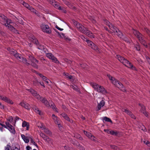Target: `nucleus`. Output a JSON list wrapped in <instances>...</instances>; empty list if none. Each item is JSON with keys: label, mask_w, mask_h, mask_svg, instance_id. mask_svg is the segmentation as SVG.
Masks as SVG:
<instances>
[{"label": "nucleus", "mask_w": 150, "mask_h": 150, "mask_svg": "<svg viewBox=\"0 0 150 150\" xmlns=\"http://www.w3.org/2000/svg\"><path fill=\"white\" fill-rule=\"evenodd\" d=\"M9 130L10 132L13 134H15L16 133V131L14 129V127L12 126H8L7 127V128H6Z\"/></svg>", "instance_id": "nucleus-24"}, {"label": "nucleus", "mask_w": 150, "mask_h": 150, "mask_svg": "<svg viewBox=\"0 0 150 150\" xmlns=\"http://www.w3.org/2000/svg\"><path fill=\"white\" fill-rule=\"evenodd\" d=\"M22 3L24 6H25V7L28 9H29L30 7L31 6H30L28 3L23 1H22Z\"/></svg>", "instance_id": "nucleus-31"}, {"label": "nucleus", "mask_w": 150, "mask_h": 150, "mask_svg": "<svg viewBox=\"0 0 150 150\" xmlns=\"http://www.w3.org/2000/svg\"><path fill=\"white\" fill-rule=\"evenodd\" d=\"M91 139L93 141H95V137L93 135H91V137L89 138Z\"/></svg>", "instance_id": "nucleus-57"}, {"label": "nucleus", "mask_w": 150, "mask_h": 150, "mask_svg": "<svg viewBox=\"0 0 150 150\" xmlns=\"http://www.w3.org/2000/svg\"><path fill=\"white\" fill-rule=\"evenodd\" d=\"M133 33L134 35L138 40L139 42L143 45L145 47H147V44L144 39L143 35L141 33L138 31L133 29Z\"/></svg>", "instance_id": "nucleus-6"}, {"label": "nucleus", "mask_w": 150, "mask_h": 150, "mask_svg": "<svg viewBox=\"0 0 150 150\" xmlns=\"http://www.w3.org/2000/svg\"><path fill=\"white\" fill-rule=\"evenodd\" d=\"M5 123L6 124L5 126L6 127H4L5 128H7V127H8V126H10L11 125H11L9 124L8 122H6Z\"/></svg>", "instance_id": "nucleus-45"}, {"label": "nucleus", "mask_w": 150, "mask_h": 150, "mask_svg": "<svg viewBox=\"0 0 150 150\" xmlns=\"http://www.w3.org/2000/svg\"><path fill=\"white\" fill-rule=\"evenodd\" d=\"M33 85L35 86H39L40 82L38 81V80L37 79H35V80L33 81Z\"/></svg>", "instance_id": "nucleus-28"}, {"label": "nucleus", "mask_w": 150, "mask_h": 150, "mask_svg": "<svg viewBox=\"0 0 150 150\" xmlns=\"http://www.w3.org/2000/svg\"><path fill=\"white\" fill-rule=\"evenodd\" d=\"M44 81H45L47 79L46 77L45 76H44L42 78Z\"/></svg>", "instance_id": "nucleus-61"}, {"label": "nucleus", "mask_w": 150, "mask_h": 150, "mask_svg": "<svg viewBox=\"0 0 150 150\" xmlns=\"http://www.w3.org/2000/svg\"><path fill=\"white\" fill-rule=\"evenodd\" d=\"M61 115L64 117L66 120L69 122H71V120L68 116L67 114L65 113H62L61 114Z\"/></svg>", "instance_id": "nucleus-26"}, {"label": "nucleus", "mask_w": 150, "mask_h": 150, "mask_svg": "<svg viewBox=\"0 0 150 150\" xmlns=\"http://www.w3.org/2000/svg\"><path fill=\"white\" fill-rule=\"evenodd\" d=\"M31 142L35 146H36L37 147H38V145L37 144L34 142L33 139L31 138L30 140Z\"/></svg>", "instance_id": "nucleus-42"}, {"label": "nucleus", "mask_w": 150, "mask_h": 150, "mask_svg": "<svg viewBox=\"0 0 150 150\" xmlns=\"http://www.w3.org/2000/svg\"><path fill=\"white\" fill-rule=\"evenodd\" d=\"M26 150H31L32 148L30 147L29 146H26Z\"/></svg>", "instance_id": "nucleus-59"}, {"label": "nucleus", "mask_w": 150, "mask_h": 150, "mask_svg": "<svg viewBox=\"0 0 150 150\" xmlns=\"http://www.w3.org/2000/svg\"><path fill=\"white\" fill-rule=\"evenodd\" d=\"M80 38L85 41L87 42L88 45L91 47L92 49L95 50H98V47L97 45H95L92 42L88 40L87 38L83 35L80 36Z\"/></svg>", "instance_id": "nucleus-10"}, {"label": "nucleus", "mask_w": 150, "mask_h": 150, "mask_svg": "<svg viewBox=\"0 0 150 150\" xmlns=\"http://www.w3.org/2000/svg\"><path fill=\"white\" fill-rule=\"evenodd\" d=\"M56 28L58 29V30H60V31H62L63 30V29L62 28H59V27H58L57 25H56Z\"/></svg>", "instance_id": "nucleus-58"}, {"label": "nucleus", "mask_w": 150, "mask_h": 150, "mask_svg": "<svg viewBox=\"0 0 150 150\" xmlns=\"http://www.w3.org/2000/svg\"><path fill=\"white\" fill-rule=\"evenodd\" d=\"M64 3L67 6H69L71 5V3L69 2L65 1H64Z\"/></svg>", "instance_id": "nucleus-46"}, {"label": "nucleus", "mask_w": 150, "mask_h": 150, "mask_svg": "<svg viewBox=\"0 0 150 150\" xmlns=\"http://www.w3.org/2000/svg\"><path fill=\"white\" fill-rule=\"evenodd\" d=\"M28 90L32 95L37 99L39 98V97H40V95L38 94L35 90L32 89H28Z\"/></svg>", "instance_id": "nucleus-19"}, {"label": "nucleus", "mask_w": 150, "mask_h": 150, "mask_svg": "<svg viewBox=\"0 0 150 150\" xmlns=\"http://www.w3.org/2000/svg\"><path fill=\"white\" fill-rule=\"evenodd\" d=\"M30 125L29 123L25 121H24L22 123V127H26V130H28L29 129Z\"/></svg>", "instance_id": "nucleus-25"}, {"label": "nucleus", "mask_w": 150, "mask_h": 150, "mask_svg": "<svg viewBox=\"0 0 150 150\" xmlns=\"http://www.w3.org/2000/svg\"><path fill=\"white\" fill-rule=\"evenodd\" d=\"M71 88H73L74 90H76L77 91L78 90V88L77 86L75 87L74 86H71Z\"/></svg>", "instance_id": "nucleus-53"}, {"label": "nucleus", "mask_w": 150, "mask_h": 150, "mask_svg": "<svg viewBox=\"0 0 150 150\" xmlns=\"http://www.w3.org/2000/svg\"><path fill=\"white\" fill-rule=\"evenodd\" d=\"M38 99L41 102L43 103L47 107H49L50 106V104L49 103L47 99L42 96H40V97H39V98Z\"/></svg>", "instance_id": "nucleus-15"}, {"label": "nucleus", "mask_w": 150, "mask_h": 150, "mask_svg": "<svg viewBox=\"0 0 150 150\" xmlns=\"http://www.w3.org/2000/svg\"><path fill=\"white\" fill-rule=\"evenodd\" d=\"M7 120L9 122L11 123L13 121V118L11 116L9 117L8 118Z\"/></svg>", "instance_id": "nucleus-41"}, {"label": "nucleus", "mask_w": 150, "mask_h": 150, "mask_svg": "<svg viewBox=\"0 0 150 150\" xmlns=\"http://www.w3.org/2000/svg\"><path fill=\"white\" fill-rule=\"evenodd\" d=\"M47 1L56 8L60 10L62 9L61 7L59 6V4L54 0H47Z\"/></svg>", "instance_id": "nucleus-14"}, {"label": "nucleus", "mask_w": 150, "mask_h": 150, "mask_svg": "<svg viewBox=\"0 0 150 150\" xmlns=\"http://www.w3.org/2000/svg\"><path fill=\"white\" fill-rule=\"evenodd\" d=\"M84 133L85 135H86L88 138H90L91 136L92 135L91 133L88 132L84 130Z\"/></svg>", "instance_id": "nucleus-32"}, {"label": "nucleus", "mask_w": 150, "mask_h": 150, "mask_svg": "<svg viewBox=\"0 0 150 150\" xmlns=\"http://www.w3.org/2000/svg\"><path fill=\"white\" fill-rule=\"evenodd\" d=\"M21 137L23 140V139H24L26 137L24 134H22L21 135Z\"/></svg>", "instance_id": "nucleus-63"}, {"label": "nucleus", "mask_w": 150, "mask_h": 150, "mask_svg": "<svg viewBox=\"0 0 150 150\" xmlns=\"http://www.w3.org/2000/svg\"><path fill=\"white\" fill-rule=\"evenodd\" d=\"M32 12L34 13L35 9L32 6H31L28 9Z\"/></svg>", "instance_id": "nucleus-47"}, {"label": "nucleus", "mask_w": 150, "mask_h": 150, "mask_svg": "<svg viewBox=\"0 0 150 150\" xmlns=\"http://www.w3.org/2000/svg\"><path fill=\"white\" fill-rule=\"evenodd\" d=\"M19 105L28 110H29L30 108L29 105L26 102H21L19 103Z\"/></svg>", "instance_id": "nucleus-20"}, {"label": "nucleus", "mask_w": 150, "mask_h": 150, "mask_svg": "<svg viewBox=\"0 0 150 150\" xmlns=\"http://www.w3.org/2000/svg\"><path fill=\"white\" fill-rule=\"evenodd\" d=\"M104 28L106 30L108 31L109 33H113V31L109 30H108V28L107 27H104Z\"/></svg>", "instance_id": "nucleus-52"}, {"label": "nucleus", "mask_w": 150, "mask_h": 150, "mask_svg": "<svg viewBox=\"0 0 150 150\" xmlns=\"http://www.w3.org/2000/svg\"><path fill=\"white\" fill-rule=\"evenodd\" d=\"M19 119H20V118L18 117V116L16 117L15 118V120H14V126L15 125V124H16V121L19 120Z\"/></svg>", "instance_id": "nucleus-48"}, {"label": "nucleus", "mask_w": 150, "mask_h": 150, "mask_svg": "<svg viewBox=\"0 0 150 150\" xmlns=\"http://www.w3.org/2000/svg\"><path fill=\"white\" fill-rule=\"evenodd\" d=\"M0 99L8 103L11 104H12L13 103V102L11 100L6 96L0 95Z\"/></svg>", "instance_id": "nucleus-17"}, {"label": "nucleus", "mask_w": 150, "mask_h": 150, "mask_svg": "<svg viewBox=\"0 0 150 150\" xmlns=\"http://www.w3.org/2000/svg\"><path fill=\"white\" fill-rule=\"evenodd\" d=\"M0 22L2 24L6 25V24L8 23H12L13 22L10 19L8 18L4 15L0 14Z\"/></svg>", "instance_id": "nucleus-9"}, {"label": "nucleus", "mask_w": 150, "mask_h": 150, "mask_svg": "<svg viewBox=\"0 0 150 150\" xmlns=\"http://www.w3.org/2000/svg\"><path fill=\"white\" fill-rule=\"evenodd\" d=\"M11 147L10 143H8L6 146L5 147L4 149L5 150H10Z\"/></svg>", "instance_id": "nucleus-35"}, {"label": "nucleus", "mask_w": 150, "mask_h": 150, "mask_svg": "<svg viewBox=\"0 0 150 150\" xmlns=\"http://www.w3.org/2000/svg\"><path fill=\"white\" fill-rule=\"evenodd\" d=\"M44 132L49 136H51L52 135V133L50 130L47 128H46L44 130Z\"/></svg>", "instance_id": "nucleus-27"}, {"label": "nucleus", "mask_w": 150, "mask_h": 150, "mask_svg": "<svg viewBox=\"0 0 150 150\" xmlns=\"http://www.w3.org/2000/svg\"><path fill=\"white\" fill-rule=\"evenodd\" d=\"M130 116L132 119H135V118H136V117H135V116L133 114V113L132 114V115Z\"/></svg>", "instance_id": "nucleus-62"}, {"label": "nucleus", "mask_w": 150, "mask_h": 150, "mask_svg": "<svg viewBox=\"0 0 150 150\" xmlns=\"http://www.w3.org/2000/svg\"><path fill=\"white\" fill-rule=\"evenodd\" d=\"M29 60L31 62V65L35 68H38V66L36 64V63H38V61L34 57L31 56H29Z\"/></svg>", "instance_id": "nucleus-12"}, {"label": "nucleus", "mask_w": 150, "mask_h": 150, "mask_svg": "<svg viewBox=\"0 0 150 150\" xmlns=\"http://www.w3.org/2000/svg\"><path fill=\"white\" fill-rule=\"evenodd\" d=\"M7 50L9 51L11 54L13 55L17 59L20 61L23 62L27 66H28L30 64V63L28 62L26 58L23 57L21 54L18 53L16 50L11 49L10 47L8 48Z\"/></svg>", "instance_id": "nucleus-2"}, {"label": "nucleus", "mask_w": 150, "mask_h": 150, "mask_svg": "<svg viewBox=\"0 0 150 150\" xmlns=\"http://www.w3.org/2000/svg\"><path fill=\"white\" fill-rule=\"evenodd\" d=\"M107 76L111 81V83L118 88L123 92H126V90L123 85L115 78L111 76L110 74H108Z\"/></svg>", "instance_id": "nucleus-4"}, {"label": "nucleus", "mask_w": 150, "mask_h": 150, "mask_svg": "<svg viewBox=\"0 0 150 150\" xmlns=\"http://www.w3.org/2000/svg\"><path fill=\"white\" fill-rule=\"evenodd\" d=\"M116 58L126 67L133 70H136V67L134 66L131 63L122 56L119 55H117Z\"/></svg>", "instance_id": "nucleus-5"}, {"label": "nucleus", "mask_w": 150, "mask_h": 150, "mask_svg": "<svg viewBox=\"0 0 150 150\" xmlns=\"http://www.w3.org/2000/svg\"><path fill=\"white\" fill-rule=\"evenodd\" d=\"M74 25L76 28L79 31L86 35L88 37L93 38H94L93 34L89 31L87 28H86L81 24L74 20L73 21Z\"/></svg>", "instance_id": "nucleus-1"}, {"label": "nucleus", "mask_w": 150, "mask_h": 150, "mask_svg": "<svg viewBox=\"0 0 150 150\" xmlns=\"http://www.w3.org/2000/svg\"><path fill=\"white\" fill-rule=\"evenodd\" d=\"M40 136L42 137L43 139L47 142H49L50 141V139L48 136H47L45 134L43 133H41L40 134Z\"/></svg>", "instance_id": "nucleus-22"}, {"label": "nucleus", "mask_w": 150, "mask_h": 150, "mask_svg": "<svg viewBox=\"0 0 150 150\" xmlns=\"http://www.w3.org/2000/svg\"><path fill=\"white\" fill-rule=\"evenodd\" d=\"M110 147L112 149L116 150L117 149V147L115 145L111 144L109 145Z\"/></svg>", "instance_id": "nucleus-40"}, {"label": "nucleus", "mask_w": 150, "mask_h": 150, "mask_svg": "<svg viewBox=\"0 0 150 150\" xmlns=\"http://www.w3.org/2000/svg\"><path fill=\"white\" fill-rule=\"evenodd\" d=\"M49 107L53 109H55L56 106L54 104H51V105H50V106H49Z\"/></svg>", "instance_id": "nucleus-50"}, {"label": "nucleus", "mask_w": 150, "mask_h": 150, "mask_svg": "<svg viewBox=\"0 0 150 150\" xmlns=\"http://www.w3.org/2000/svg\"><path fill=\"white\" fill-rule=\"evenodd\" d=\"M139 105L141 107V108L140 109L139 111L140 112L142 113L145 116L147 117L148 115V114L147 112L146 111L145 107L144 105L140 103L139 104Z\"/></svg>", "instance_id": "nucleus-18"}, {"label": "nucleus", "mask_w": 150, "mask_h": 150, "mask_svg": "<svg viewBox=\"0 0 150 150\" xmlns=\"http://www.w3.org/2000/svg\"><path fill=\"white\" fill-rule=\"evenodd\" d=\"M103 120L107 122H109L110 123H112V121L111 120L106 117H105L103 118Z\"/></svg>", "instance_id": "nucleus-33"}, {"label": "nucleus", "mask_w": 150, "mask_h": 150, "mask_svg": "<svg viewBox=\"0 0 150 150\" xmlns=\"http://www.w3.org/2000/svg\"><path fill=\"white\" fill-rule=\"evenodd\" d=\"M122 111L123 112H125L126 113L127 115L130 116L132 114V112L130 111L129 110L124 108H123L122 109Z\"/></svg>", "instance_id": "nucleus-29"}, {"label": "nucleus", "mask_w": 150, "mask_h": 150, "mask_svg": "<svg viewBox=\"0 0 150 150\" xmlns=\"http://www.w3.org/2000/svg\"><path fill=\"white\" fill-rule=\"evenodd\" d=\"M146 59H147V61H148V63L150 65V58L147 57H146Z\"/></svg>", "instance_id": "nucleus-64"}, {"label": "nucleus", "mask_w": 150, "mask_h": 150, "mask_svg": "<svg viewBox=\"0 0 150 150\" xmlns=\"http://www.w3.org/2000/svg\"><path fill=\"white\" fill-rule=\"evenodd\" d=\"M110 134L115 136H117L118 134V132H115L113 131H111V132H110Z\"/></svg>", "instance_id": "nucleus-37"}, {"label": "nucleus", "mask_w": 150, "mask_h": 150, "mask_svg": "<svg viewBox=\"0 0 150 150\" xmlns=\"http://www.w3.org/2000/svg\"><path fill=\"white\" fill-rule=\"evenodd\" d=\"M134 46L135 48L137 50L139 51L140 50V45L138 42H137V44L134 45Z\"/></svg>", "instance_id": "nucleus-30"}, {"label": "nucleus", "mask_w": 150, "mask_h": 150, "mask_svg": "<svg viewBox=\"0 0 150 150\" xmlns=\"http://www.w3.org/2000/svg\"><path fill=\"white\" fill-rule=\"evenodd\" d=\"M64 148L66 150H70V148L68 146H65Z\"/></svg>", "instance_id": "nucleus-55"}, {"label": "nucleus", "mask_w": 150, "mask_h": 150, "mask_svg": "<svg viewBox=\"0 0 150 150\" xmlns=\"http://www.w3.org/2000/svg\"><path fill=\"white\" fill-rule=\"evenodd\" d=\"M11 150H20V148H18L15 146H13L11 148Z\"/></svg>", "instance_id": "nucleus-38"}, {"label": "nucleus", "mask_w": 150, "mask_h": 150, "mask_svg": "<svg viewBox=\"0 0 150 150\" xmlns=\"http://www.w3.org/2000/svg\"><path fill=\"white\" fill-rule=\"evenodd\" d=\"M30 40L35 44L37 48L42 51L45 52L47 51V49L46 47L40 43L37 39L34 36H33L30 39Z\"/></svg>", "instance_id": "nucleus-7"}, {"label": "nucleus", "mask_w": 150, "mask_h": 150, "mask_svg": "<svg viewBox=\"0 0 150 150\" xmlns=\"http://www.w3.org/2000/svg\"><path fill=\"white\" fill-rule=\"evenodd\" d=\"M105 104V102L103 100H102L100 102V103H98L97 105V111H99L100 110L101 107L103 106Z\"/></svg>", "instance_id": "nucleus-23"}, {"label": "nucleus", "mask_w": 150, "mask_h": 150, "mask_svg": "<svg viewBox=\"0 0 150 150\" xmlns=\"http://www.w3.org/2000/svg\"><path fill=\"white\" fill-rule=\"evenodd\" d=\"M104 131L105 132H107V133H108V134H110V133H109V132H111V131H109V130L108 129H105L104 130Z\"/></svg>", "instance_id": "nucleus-60"}, {"label": "nucleus", "mask_w": 150, "mask_h": 150, "mask_svg": "<svg viewBox=\"0 0 150 150\" xmlns=\"http://www.w3.org/2000/svg\"><path fill=\"white\" fill-rule=\"evenodd\" d=\"M64 74L67 78H69L70 79H72V78L71 75H70L69 74L67 73H64Z\"/></svg>", "instance_id": "nucleus-34"}, {"label": "nucleus", "mask_w": 150, "mask_h": 150, "mask_svg": "<svg viewBox=\"0 0 150 150\" xmlns=\"http://www.w3.org/2000/svg\"><path fill=\"white\" fill-rule=\"evenodd\" d=\"M52 118L54 122L55 123L58 125L59 127L61 126V120L57 116H56L54 114L52 115Z\"/></svg>", "instance_id": "nucleus-16"}, {"label": "nucleus", "mask_w": 150, "mask_h": 150, "mask_svg": "<svg viewBox=\"0 0 150 150\" xmlns=\"http://www.w3.org/2000/svg\"><path fill=\"white\" fill-rule=\"evenodd\" d=\"M46 56L47 57L52 60V61L56 63H59V61L54 55L51 53H46Z\"/></svg>", "instance_id": "nucleus-13"}, {"label": "nucleus", "mask_w": 150, "mask_h": 150, "mask_svg": "<svg viewBox=\"0 0 150 150\" xmlns=\"http://www.w3.org/2000/svg\"><path fill=\"white\" fill-rule=\"evenodd\" d=\"M123 40L127 42H129V39L127 37H124L123 38Z\"/></svg>", "instance_id": "nucleus-44"}, {"label": "nucleus", "mask_w": 150, "mask_h": 150, "mask_svg": "<svg viewBox=\"0 0 150 150\" xmlns=\"http://www.w3.org/2000/svg\"><path fill=\"white\" fill-rule=\"evenodd\" d=\"M144 31L146 32L148 35L150 36V31L147 28H144Z\"/></svg>", "instance_id": "nucleus-43"}, {"label": "nucleus", "mask_w": 150, "mask_h": 150, "mask_svg": "<svg viewBox=\"0 0 150 150\" xmlns=\"http://www.w3.org/2000/svg\"><path fill=\"white\" fill-rule=\"evenodd\" d=\"M33 110L37 113L39 114L40 115H42L41 111L39 110L38 108H35Z\"/></svg>", "instance_id": "nucleus-36"}, {"label": "nucleus", "mask_w": 150, "mask_h": 150, "mask_svg": "<svg viewBox=\"0 0 150 150\" xmlns=\"http://www.w3.org/2000/svg\"><path fill=\"white\" fill-rule=\"evenodd\" d=\"M41 28L43 32L47 34H50L52 33L51 29L48 25L42 24L41 25Z\"/></svg>", "instance_id": "nucleus-11"}, {"label": "nucleus", "mask_w": 150, "mask_h": 150, "mask_svg": "<svg viewBox=\"0 0 150 150\" xmlns=\"http://www.w3.org/2000/svg\"><path fill=\"white\" fill-rule=\"evenodd\" d=\"M92 87L98 92L104 94L107 93L106 91L103 86H100L96 83H93L92 84Z\"/></svg>", "instance_id": "nucleus-8"}, {"label": "nucleus", "mask_w": 150, "mask_h": 150, "mask_svg": "<svg viewBox=\"0 0 150 150\" xmlns=\"http://www.w3.org/2000/svg\"><path fill=\"white\" fill-rule=\"evenodd\" d=\"M36 74L38 75L41 78H42L43 76H44L43 75H42V74L36 72Z\"/></svg>", "instance_id": "nucleus-54"}, {"label": "nucleus", "mask_w": 150, "mask_h": 150, "mask_svg": "<svg viewBox=\"0 0 150 150\" xmlns=\"http://www.w3.org/2000/svg\"><path fill=\"white\" fill-rule=\"evenodd\" d=\"M77 148L80 150H84L83 147L80 144L77 145Z\"/></svg>", "instance_id": "nucleus-39"}, {"label": "nucleus", "mask_w": 150, "mask_h": 150, "mask_svg": "<svg viewBox=\"0 0 150 150\" xmlns=\"http://www.w3.org/2000/svg\"><path fill=\"white\" fill-rule=\"evenodd\" d=\"M23 140L24 141V142L25 143H28V142H29L28 139V137H26L24 139H23Z\"/></svg>", "instance_id": "nucleus-51"}, {"label": "nucleus", "mask_w": 150, "mask_h": 150, "mask_svg": "<svg viewBox=\"0 0 150 150\" xmlns=\"http://www.w3.org/2000/svg\"><path fill=\"white\" fill-rule=\"evenodd\" d=\"M11 24H12V23H8L7 24H6V25H5L6 27H7L8 29H9L10 31H13L16 33H17V30L16 29L14 28L11 25Z\"/></svg>", "instance_id": "nucleus-21"}, {"label": "nucleus", "mask_w": 150, "mask_h": 150, "mask_svg": "<svg viewBox=\"0 0 150 150\" xmlns=\"http://www.w3.org/2000/svg\"><path fill=\"white\" fill-rule=\"evenodd\" d=\"M104 22V23L109 27V28L113 31V33L114 32L115 34L116 33L117 35L120 38H122V37L123 36V33L120 31L117 28L116 26L110 23L107 20H105Z\"/></svg>", "instance_id": "nucleus-3"}, {"label": "nucleus", "mask_w": 150, "mask_h": 150, "mask_svg": "<svg viewBox=\"0 0 150 150\" xmlns=\"http://www.w3.org/2000/svg\"><path fill=\"white\" fill-rule=\"evenodd\" d=\"M40 127L42 130H44L46 128L43 124H41V126H40Z\"/></svg>", "instance_id": "nucleus-49"}, {"label": "nucleus", "mask_w": 150, "mask_h": 150, "mask_svg": "<svg viewBox=\"0 0 150 150\" xmlns=\"http://www.w3.org/2000/svg\"><path fill=\"white\" fill-rule=\"evenodd\" d=\"M142 130L144 132L146 131V129L145 128L144 126V125H142Z\"/></svg>", "instance_id": "nucleus-56"}]
</instances>
